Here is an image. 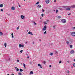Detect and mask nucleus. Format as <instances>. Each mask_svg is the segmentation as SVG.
<instances>
[{"instance_id": "f257e3e1", "label": "nucleus", "mask_w": 75, "mask_h": 75, "mask_svg": "<svg viewBox=\"0 0 75 75\" xmlns=\"http://www.w3.org/2000/svg\"><path fill=\"white\" fill-rule=\"evenodd\" d=\"M66 20L65 19H62L61 20V22H62V23H66Z\"/></svg>"}, {"instance_id": "f03ea898", "label": "nucleus", "mask_w": 75, "mask_h": 75, "mask_svg": "<svg viewBox=\"0 0 75 75\" xmlns=\"http://www.w3.org/2000/svg\"><path fill=\"white\" fill-rule=\"evenodd\" d=\"M46 29H47V26L45 25L44 26V28L42 29V31H45V30H46Z\"/></svg>"}, {"instance_id": "7ed1b4c3", "label": "nucleus", "mask_w": 75, "mask_h": 75, "mask_svg": "<svg viewBox=\"0 0 75 75\" xmlns=\"http://www.w3.org/2000/svg\"><path fill=\"white\" fill-rule=\"evenodd\" d=\"M71 35L73 37H75V32H72L71 33Z\"/></svg>"}, {"instance_id": "20e7f679", "label": "nucleus", "mask_w": 75, "mask_h": 75, "mask_svg": "<svg viewBox=\"0 0 75 75\" xmlns=\"http://www.w3.org/2000/svg\"><path fill=\"white\" fill-rule=\"evenodd\" d=\"M19 48H21V47H24V45H21V44H20L19 45Z\"/></svg>"}, {"instance_id": "39448f33", "label": "nucleus", "mask_w": 75, "mask_h": 75, "mask_svg": "<svg viewBox=\"0 0 75 75\" xmlns=\"http://www.w3.org/2000/svg\"><path fill=\"white\" fill-rule=\"evenodd\" d=\"M70 52L71 54H74V53H75V52L74 50H72Z\"/></svg>"}, {"instance_id": "423d86ee", "label": "nucleus", "mask_w": 75, "mask_h": 75, "mask_svg": "<svg viewBox=\"0 0 75 75\" xmlns=\"http://www.w3.org/2000/svg\"><path fill=\"white\" fill-rule=\"evenodd\" d=\"M45 2L46 3H47V4H48V3H50V0H46L45 1Z\"/></svg>"}, {"instance_id": "0eeeda50", "label": "nucleus", "mask_w": 75, "mask_h": 75, "mask_svg": "<svg viewBox=\"0 0 75 75\" xmlns=\"http://www.w3.org/2000/svg\"><path fill=\"white\" fill-rule=\"evenodd\" d=\"M38 67H40V68H42V66H41V64H38Z\"/></svg>"}, {"instance_id": "6e6552de", "label": "nucleus", "mask_w": 75, "mask_h": 75, "mask_svg": "<svg viewBox=\"0 0 75 75\" xmlns=\"http://www.w3.org/2000/svg\"><path fill=\"white\" fill-rule=\"evenodd\" d=\"M28 34H30V35H33V33H32V32H31L30 31H29L28 32Z\"/></svg>"}, {"instance_id": "1a4fd4ad", "label": "nucleus", "mask_w": 75, "mask_h": 75, "mask_svg": "<svg viewBox=\"0 0 75 75\" xmlns=\"http://www.w3.org/2000/svg\"><path fill=\"white\" fill-rule=\"evenodd\" d=\"M41 6L40 5H39L38 6V8H41Z\"/></svg>"}, {"instance_id": "9d476101", "label": "nucleus", "mask_w": 75, "mask_h": 75, "mask_svg": "<svg viewBox=\"0 0 75 75\" xmlns=\"http://www.w3.org/2000/svg\"><path fill=\"white\" fill-rule=\"evenodd\" d=\"M70 8H75V5H73L70 7Z\"/></svg>"}, {"instance_id": "9b49d317", "label": "nucleus", "mask_w": 75, "mask_h": 75, "mask_svg": "<svg viewBox=\"0 0 75 75\" xmlns=\"http://www.w3.org/2000/svg\"><path fill=\"white\" fill-rule=\"evenodd\" d=\"M21 18H22V19H24V16L23 15H21Z\"/></svg>"}, {"instance_id": "f8f14e48", "label": "nucleus", "mask_w": 75, "mask_h": 75, "mask_svg": "<svg viewBox=\"0 0 75 75\" xmlns=\"http://www.w3.org/2000/svg\"><path fill=\"white\" fill-rule=\"evenodd\" d=\"M23 65L25 69V68H26V67H25V64H24V63L23 64Z\"/></svg>"}, {"instance_id": "ddd939ff", "label": "nucleus", "mask_w": 75, "mask_h": 75, "mask_svg": "<svg viewBox=\"0 0 75 75\" xmlns=\"http://www.w3.org/2000/svg\"><path fill=\"white\" fill-rule=\"evenodd\" d=\"M34 74V73H33V71H31L30 73V74Z\"/></svg>"}, {"instance_id": "4468645a", "label": "nucleus", "mask_w": 75, "mask_h": 75, "mask_svg": "<svg viewBox=\"0 0 75 75\" xmlns=\"http://www.w3.org/2000/svg\"><path fill=\"white\" fill-rule=\"evenodd\" d=\"M11 10H14V9H15V8L13 6L11 8Z\"/></svg>"}, {"instance_id": "2eb2a0df", "label": "nucleus", "mask_w": 75, "mask_h": 75, "mask_svg": "<svg viewBox=\"0 0 75 75\" xmlns=\"http://www.w3.org/2000/svg\"><path fill=\"white\" fill-rule=\"evenodd\" d=\"M3 7V4H1L0 5V7Z\"/></svg>"}, {"instance_id": "dca6fc26", "label": "nucleus", "mask_w": 75, "mask_h": 75, "mask_svg": "<svg viewBox=\"0 0 75 75\" xmlns=\"http://www.w3.org/2000/svg\"><path fill=\"white\" fill-rule=\"evenodd\" d=\"M49 55H51V56H52V55H53V53H50Z\"/></svg>"}, {"instance_id": "f3484780", "label": "nucleus", "mask_w": 75, "mask_h": 75, "mask_svg": "<svg viewBox=\"0 0 75 75\" xmlns=\"http://www.w3.org/2000/svg\"><path fill=\"white\" fill-rule=\"evenodd\" d=\"M2 35H3V33H2V32H0V36H1Z\"/></svg>"}, {"instance_id": "a211bd4d", "label": "nucleus", "mask_w": 75, "mask_h": 75, "mask_svg": "<svg viewBox=\"0 0 75 75\" xmlns=\"http://www.w3.org/2000/svg\"><path fill=\"white\" fill-rule=\"evenodd\" d=\"M4 45L5 46V47L6 48V45H7V44L6 43H5L4 44Z\"/></svg>"}, {"instance_id": "6ab92c4d", "label": "nucleus", "mask_w": 75, "mask_h": 75, "mask_svg": "<svg viewBox=\"0 0 75 75\" xmlns=\"http://www.w3.org/2000/svg\"><path fill=\"white\" fill-rule=\"evenodd\" d=\"M47 22L45 21L44 22V24L45 25V24H47Z\"/></svg>"}, {"instance_id": "aec40b11", "label": "nucleus", "mask_w": 75, "mask_h": 75, "mask_svg": "<svg viewBox=\"0 0 75 75\" xmlns=\"http://www.w3.org/2000/svg\"><path fill=\"white\" fill-rule=\"evenodd\" d=\"M40 3V2L39 1H38L36 4L35 5L38 4H39Z\"/></svg>"}, {"instance_id": "412c9836", "label": "nucleus", "mask_w": 75, "mask_h": 75, "mask_svg": "<svg viewBox=\"0 0 75 75\" xmlns=\"http://www.w3.org/2000/svg\"><path fill=\"white\" fill-rule=\"evenodd\" d=\"M73 46H72V45H70L69 46H70V48H72V47Z\"/></svg>"}, {"instance_id": "4be33fe9", "label": "nucleus", "mask_w": 75, "mask_h": 75, "mask_svg": "<svg viewBox=\"0 0 75 75\" xmlns=\"http://www.w3.org/2000/svg\"><path fill=\"white\" fill-rule=\"evenodd\" d=\"M12 36V38H14V36L13 35V34L12 33L11 34Z\"/></svg>"}, {"instance_id": "5701e85b", "label": "nucleus", "mask_w": 75, "mask_h": 75, "mask_svg": "<svg viewBox=\"0 0 75 75\" xmlns=\"http://www.w3.org/2000/svg\"><path fill=\"white\" fill-rule=\"evenodd\" d=\"M61 18V17L60 16H58V18Z\"/></svg>"}, {"instance_id": "b1692460", "label": "nucleus", "mask_w": 75, "mask_h": 75, "mask_svg": "<svg viewBox=\"0 0 75 75\" xmlns=\"http://www.w3.org/2000/svg\"><path fill=\"white\" fill-rule=\"evenodd\" d=\"M23 71V70L22 69H20V72H22V71Z\"/></svg>"}, {"instance_id": "393cba45", "label": "nucleus", "mask_w": 75, "mask_h": 75, "mask_svg": "<svg viewBox=\"0 0 75 75\" xmlns=\"http://www.w3.org/2000/svg\"><path fill=\"white\" fill-rule=\"evenodd\" d=\"M18 4L19 7H21V6H20V4H19L18 3Z\"/></svg>"}, {"instance_id": "a878e982", "label": "nucleus", "mask_w": 75, "mask_h": 75, "mask_svg": "<svg viewBox=\"0 0 75 75\" xmlns=\"http://www.w3.org/2000/svg\"><path fill=\"white\" fill-rule=\"evenodd\" d=\"M73 66L74 67H75V63H74L73 64Z\"/></svg>"}, {"instance_id": "bb28decb", "label": "nucleus", "mask_w": 75, "mask_h": 75, "mask_svg": "<svg viewBox=\"0 0 75 75\" xmlns=\"http://www.w3.org/2000/svg\"><path fill=\"white\" fill-rule=\"evenodd\" d=\"M71 10V9L70 8H67L66 9V10Z\"/></svg>"}, {"instance_id": "cd10ccee", "label": "nucleus", "mask_w": 75, "mask_h": 75, "mask_svg": "<svg viewBox=\"0 0 75 75\" xmlns=\"http://www.w3.org/2000/svg\"><path fill=\"white\" fill-rule=\"evenodd\" d=\"M18 75H21V73H18Z\"/></svg>"}, {"instance_id": "c85d7f7f", "label": "nucleus", "mask_w": 75, "mask_h": 75, "mask_svg": "<svg viewBox=\"0 0 75 75\" xmlns=\"http://www.w3.org/2000/svg\"><path fill=\"white\" fill-rule=\"evenodd\" d=\"M23 51V50H22L20 51V52H21V53H22Z\"/></svg>"}, {"instance_id": "c756f323", "label": "nucleus", "mask_w": 75, "mask_h": 75, "mask_svg": "<svg viewBox=\"0 0 75 75\" xmlns=\"http://www.w3.org/2000/svg\"><path fill=\"white\" fill-rule=\"evenodd\" d=\"M67 74H69V70H67Z\"/></svg>"}, {"instance_id": "7c9ffc66", "label": "nucleus", "mask_w": 75, "mask_h": 75, "mask_svg": "<svg viewBox=\"0 0 75 75\" xmlns=\"http://www.w3.org/2000/svg\"><path fill=\"white\" fill-rule=\"evenodd\" d=\"M53 28H54V29H55V26H53Z\"/></svg>"}, {"instance_id": "2f4dec72", "label": "nucleus", "mask_w": 75, "mask_h": 75, "mask_svg": "<svg viewBox=\"0 0 75 75\" xmlns=\"http://www.w3.org/2000/svg\"><path fill=\"white\" fill-rule=\"evenodd\" d=\"M66 43H67V44H69V42L68 41H67L66 42Z\"/></svg>"}, {"instance_id": "473e14b6", "label": "nucleus", "mask_w": 75, "mask_h": 75, "mask_svg": "<svg viewBox=\"0 0 75 75\" xmlns=\"http://www.w3.org/2000/svg\"><path fill=\"white\" fill-rule=\"evenodd\" d=\"M46 33H47V31H45V32L44 33V34H46Z\"/></svg>"}, {"instance_id": "72a5a7b5", "label": "nucleus", "mask_w": 75, "mask_h": 75, "mask_svg": "<svg viewBox=\"0 0 75 75\" xmlns=\"http://www.w3.org/2000/svg\"><path fill=\"white\" fill-rule=\"evenodd\" d=\"M19 29V27H18L17 28V30H18V29Z\"/></svg>"}, {"instance_id": "f704fd0d", "label": "nucleus", "mask_w": 75, "mask_h": 75, "mask_svg": "<svg viewBox=\"0 0 75 75\" xmlns=\"http://www.w3.org/2000/svg\"><path fill=\"white\" fill-rule=\"evenodd\" d=\"M16 71H19V69H18V68H17V69Z\"/></svg>"}, {"instance_id": "c9c22d12", "label": "nucleus", "mask_w": 75, "mask_h": 75, "mask_svg": "<svg viewBox=\"0 0 75 75\" xmlns=\"http://www.w3.org/2000/svg\"><path fill=\"white\" fill-rule=\"evenodd\" d=\"M58 10H57L56 11V13H58Z\"/></svg>"}, {"instance_id": "e433bc0d", "label": "nucleus", "mask_w": 75, "mask_h": 75, "mask_svg": "<svg viewBox=\"0 0 75 75\" xmlns=\"http://www.w3.org/2000/svg\"><path fill=\"white\" fill-rule=\"evenodd\" d=\"M42 12H44V11H45V10H44V9H42Z\"/></svg>"}, {"instance_id": "4c0bfd02", "label": "nucleus", "mask_w": 75, "mask_h": 75, "mask_svg": "<svg viewBox=\"0 0 75 75\" xmlns=\"http://www.w3.org/2000/svg\"><path fill=\"white\" fill-rule=\"evenodd\" d=\"M55 52H56V53L57 54L58 53V51H56Z\"/></svg>"}, {"instance_id": "58836bf2", "label": "nucleus", "mask_w": 75, "mask_h": 75, "mask_svg": "<svg viewBox=\"0 0 75 75\" xmlns=\"http://www.w3.org/2000/svg\"><path fill=\"white\" fill-rule=\"evenodd\" d=\"M34 23L35 24V25H37V23H35V22H34Z\"/></svg>"}, {"instance_id": "ea45409f", "label": "nucleus", "mask_w": 75, "mask_h": 75, "mask_svg": "<svg viewBox=\"0 0 75 75\" xmlns=\"http://www.w3.org/2000/svg\"><path fill=\"white\" fill-rule=\"evenodd\" d=\"M42 16V17H43V16H44V14L43 13H42L41 15Z\"/></svg>"}, {"instance_id": "a19ab883", "label": "nucleus", "mask_w": 75, "mask_h": 75, "mask_svg": "<svg viewBox=\"0 0 75 75\" xmlns=\"http://www.w3.org/2000/svg\"><path fill=\"white\" fill-rule=\"evenodd\" d=\"M45 62H45V61H44V64H45Z\"/></svg>"}, {"instance_id": "79ce46f5", "label": "nucleus", "mask_w": 75, "mask_h": 75, "mask_svg": "<svg viewBox=\"0 0 75 75\" xmlns=\"http://www.w3.org/2000/svg\"><path fill=\"white\" fill-rule=\"evenodd\" d=\"M1 11H3V9H1Z\"/></svg>"}, {"instance_id": "37998d69", "label": "nucleus", "mask_w": 75, "mask_h": 75, "mask_svg": "<svg viewBox=\"0 0 75 75\" xmlns=\"http://www.w3.org/2000/svg\"><path fill=\"white\" fill-rule=\"evenodd\" d=\"M8 15L9 16H10V13H8Z\"/></svg>"}, {"instance_id": "c03bdc74", "label": "nucleus", "mask_w": 75, "mask_h": 75, "mask_svg": "<svg viewBox=\"0 0 75 75\" xmlns=\"http://www.w3.org/2000/svg\"><path fill=\"white\" fill-rule=\"evenodd\" d=\"M61 61H60L59 62V64H61Z\"/></svg>"}, {"instance_id": "a18cd8bd", "label": "nucleus", "mask_w": 75, "mask_h": 75, "mask_svg": "<svg viewBox=\"0 0 75 75\" xmlns=\"http://www.w3.org/2000/svg\"><path fill=\"white\" fill-rule=\"evenodd\" d=\"M68 16H70V15H71V13H69L68 14Z\"/></svg>"}, {"instance_id": "49530a36", "label": "nucleus", "mask_w": 75, "mask_h": 75, "mask_svg": "<svg viewBox=\"0 0 75 75\" xmlns=\"http://www.w3.org/2000/svg\"><path fill=\"white\" fill-rule=\"evenodd\" d=\"M60 10H63V9H62V8H60Z\"/></svg>"}, {"instance_id": "de8ad7c7", "label": "nucleus", "mask_w": 75, "mask_h": 75, "mask_svg": "<svg viewBox=\"0 0 75 75\" xmlns=\"http://www.w3.org/2000/svg\"><path fill=\"white\" fill-rule=\"evenodd\" d=\"M56 1H57L56 0H54V2H56Z\"/></svg>"}, {"instance_id": "09e8293b", "label": "nucleus", "mask_w": 75, "mask_h": 75, "mask_svg": "<svg viewBox=\"0 0 75 75\" xmlns=\"http://www.w3.org/2000/svg\"><path fill=\"white\" fill-rule=\"evenodd\" d=\"M30 58V57H27V58H28H28Z\"/></svg>"}, {"instance_id": "8fccbe9b", "label": "nucleus", "mask_w": 75, "mask_h": 75, "mask_svg": "<svg viewBox=\"0 0 75 75\" xmlns=\"http://www.w3.org/2000/svg\"><path fill=\"white\" fill-rule=\"evenodd\" d=\"M52 65H50V66H49V67H52Z\"/></svg>"}, {"instance_id": "3c124183", "label": "nucleus", "mask_w": 75, "mask_h": 75, "mask_svg": "<svg viewBox=\"0 0 75 75\" xmlns=\"http://www.w3.org/2000/svg\"><path fill=\"white\" fill-rule=\"evenodd\" d=\"M73 29H75V27H73Z\"/></svg>"}, {"instance_id": "603ef678", "label": "nucleus", "mask_w": 75, "mask_h": 75, "mask_svg": "<svg viewBox=\"0 0 75 75\" xmlns=\"http://www.w3.org/2000/svg\"><path fill=\"white\" fill-rule=\"evenodd\" d=\"M17 62H19V60H17Z\"/></svg>"}, {"instance_id": "864d4df0", "label": "nucleus", "mask_w": 75, "mask_h": 75, "mask_svg": "<svg viewBox=\"0 0 75 75\" xmlns=\"http://www.w3.org/2000/svg\"><path fill=\"white\" fill-rule=\"evenodd\" d=\"M47 22H48L49 21V20H47Z\"/></svg>"}, {"instance_id": "5fc2aeb1", "label": "nucleus", "mask_w": 75, "mask_h": 75, "mask_svg": "<svg viewBox=\"0 0 75 75\" xmlns=\"http://www.w3.org/2000/svg\"><path fill=\"white\" fill-rule=\"evenodd\" d=\"M30 64H32V62H30Z\"/></svg>"}, {"instance_id": "6e6d98bb", "label": "nucleus", "mask_w": 75, "mask_h": 75, "mask_svg": "<svg viewBox=\"0 0 75 75\" xmlns=\"http://www.w3.org/2000/svg\"><path fill=\"white\" fill-rule=\"evenodd\" d=\"M27 42H25V44H27Z\"/></svg>"}, {"instance_id": "4d7b16f0", "label": "nucleus", "mask_w": 75, "mask_h": 75, "mask_svg": "<svg viewBox=\"0 0 75 75\" xmlns=\"http://www.w3.org/2000/svg\"><path fill=\"white\" fill-rule=\"evenodd\" d=\"M67 62H68V63H69V61H67Z\"/></svg>"}, {"instance_id": "13d9d810", "label": "nucleus", "mask_w": 75, "mask_h": 75, "mask_svg": "<svg viewBox=\"0 0 75 75\" xmlns=\"http://www.w3.org/2000/svg\"><path fill=\"white\" fill-rule=\"evenodd\" d=\"M15 69H17V67H15Z\"/></svg>"}, {"instance_id": "bf43d9fd", "label": "nucleus", "mask_w": 75, "mask_h": 75, "mask_svg": "<svg viewBox=\"0 0 75 75\" xmlns=\"http://www.w3.org/2000/svg\"><path fill=\"white\" fill-rule=\"evenodd\" d=\"M11 75H14V74H12Z\"/></svg>"}, {"instance_id": "052dcab7", "label": "nucleus", "mask_w": 75, "mask_h": 75, "mask_svg": "<svg viewBox=\"0 0 75 75\" xmlns=\"http://www.w3.org/2000/svg\"><path fill=\"white\" fill-rule=\"evenodd\" d=\"M74 61L75 62V59H74Z\"/></svg>"}, {"instance_id": "680f3d73", "label": "nucleus", "mask_w": 75, "mask_h": 75, "mask_svg": "<svg viewBox=\"0 0 75 75\" xmlns=\"http://www.w3.org/2000/svg\"><path fill=\"white\" fill-rule=\"evenodd\" d=\"M28 30H27V32H28Z\"/></svg>"}, {"instance_id": "e2e57ef3", "label": "nucleus", "mask_w": 75, "mask_h": 75, "mask_svg": "<svg viewBox=\"0 0 75 75\" xmlns=\"http://www.w3.org/2000/svg\"><path fill=\"white\" fill-rule=\"evenodd\" d=\"M39 41H41V40H40H40H39Z\"/></svg>"}, {"instance_id": "0e129e2a", "label": "nucleus", "mask_w": 75, "mask_h": 75, "mask_svg": "<svg viewBox=\"0 0 75 75\" xmlns=\"http://www.w3.org/2000/svg\"><path fill=\"white\" fill-rule=\"evenodd\" d=\"M7 75H9V74H7Z\"/></svg>"}, {"instance_id": "69168bd1", "label": "nucleus", "mask_w": 75, "mask_h": 75, "mask_svg": "<svg viewBox=\"0 0 75 75\" xmlns=\"http://www.w3.org/2000/svg\"><path fill=\"white\" fill-rule=\"evenodd\" d=\"M71 67L72 68V67Z\"/></svg>"}, {"instance_id": "338daca9", "label": "nucleus", "mask_w": 75, "mask_h": 75, "mask_svg": "<svg viewBox=\"0 0 75 75\" xmlns=\"http://www.w3.org/2000/svg\"><path fill=\"white\" fill-rule=\"evenodd\" d=\"M24 1H25V0H24Z\"/></svg>"}, {"instance_id": "774afa93", "label": "nucleus", "mask_w": 75, "mask_h": 75, "mask_svg": "<svg viewBox=\"0 0 75 75\" xmlns=\"http://www.w3.org/2000/svg\"><path fill=\"white\" fill-rule=\"evenodd\" d=\"M33 44H34V42L33 43Z\"/></svg>"}]
</instances>
